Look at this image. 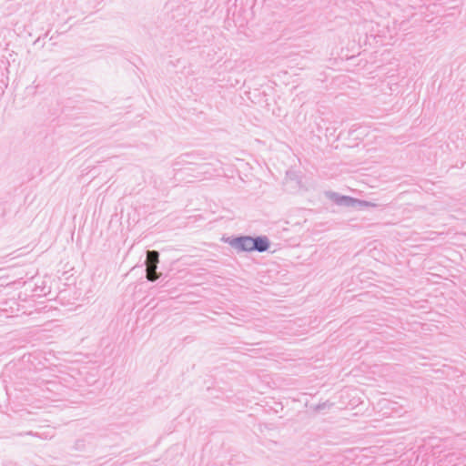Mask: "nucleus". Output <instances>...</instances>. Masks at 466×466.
Here are the masks:
<instances>
[{
  "label": "nucleus",
  "instance_id": "nucleus-1",
  "mask_svg": "<svg viewBox=\"0 0 466 466\" xmlns=\"http://www.w3.org/2000/svg\"><path fill=\"white\" fill-rule=\"evenodd\" d=\"M223 241L228 243L238 253L240 252H265L270 247L269 239L267 236H238L224 238Z\"/></svg>",
  "mask_w": 466,
  "mask_h": 466
},
{
  "label": "nucleus",
  "instance_id": "nucleus-2",
  "mask_svg": "<svg viewBox=\"0 0 466 466\" xmlns=\"http://www.w3.org/2000/svg\"><path fill=\"white\" fill-rule=\"evenodd\" d=\"M328 197L337 205L343 207H358L360 208L363 207L375 206V204L360 200L348 196H341L336 192H329Z\"/></svg>",
  "mask_w": 466,
  "mask_h": 466
},
{
  "label": "nucleus",
  "instance_id": "nucleus-3",
  "mask_svg": "<svg viewBox=\"0 0 466 466\" xmlns=\"http://www.w3.org/2000/svg\"><path fill=\"white\" fill-rule=\"evenodd\" d=\"M159 261V253L157 250H148L147 252V259L146 266L147 268H157V264Z\"/></svg>",
  "mask_w": 466,
  "mask_h": 466
},
{
  "label": "nucleus",
  "instance_id": "nucleus-4",
  "mask_svg": "<svg viewBox=\"0 0 466 466\" xmlns=\"http://www.w3.org/2000/svg\"><path fill=\"white\" fill-rule=\"evenodd\" d=\"M146 271H147V280L152 281V282L156 281L161 276L160 273L157 272V268H155L147 267Z\"/></svg>",
  "mask_w": 466,
  "mask_h": 466
},
{
  "label": "nucleus",
  "instance_id": "nucleus-5",
  "mask_svg": "<svg viewBox=\"0 0 466 466\" xmlns=\"http://www.w3.org/2000/svg\"><path fill=\"white\" fill-rule=\"evenodd\" d=\"M332 406H333V403H330L329 401H325V402H322V403H319V404L316 405L314 407V410L315 411H321L323 410L329 409Z\"/></svg>",
  "mask_w": 466,
  "mask_h": 466
}]
</instances>
